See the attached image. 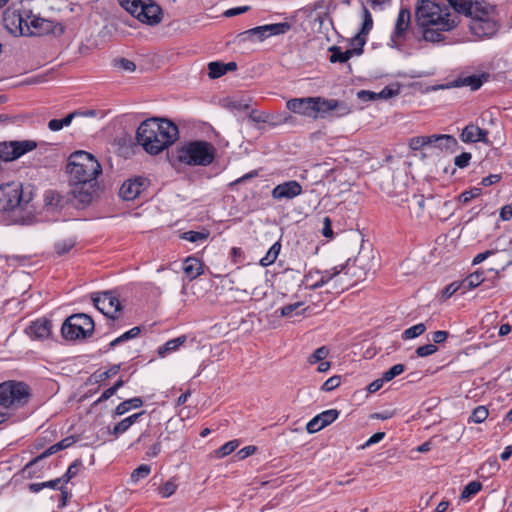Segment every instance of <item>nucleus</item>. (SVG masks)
<instances>
[{
    "label": "nucleus",
    "mask_w": 512,
    "mask_h": 512,
    "mask_svg": "<svg viewBox=\"0 0 512 512\" xmlns=\"http://www.w3.org/2000/svg\"><path fill=\"white\" fill-rule=\"evenodd\" d=\"M92 300L94 306L111 320L124 316V312L137 311V308L134 307L128 296L122 295L119 290L94 293Z\"/></svg>",
    "instance_id": "5"
},
{
    "label": "nucleus",
    "mask_w": 512,
    "mask_h": 512,
    "mask_svg": "<svg viewBox=\"0 0 512 512\" xmlns=\"http://www.w3.org/2000/svg\"><path fill=\"white\" fill-rule=\"evenodd\" d=\"M329 354V349L325 346L319 347L314 351V353L309 357L308 362L310 364H315L317 362L323 361Z\"/></svg>",
    "instance_id": "48"
},
{
    "label": "nucleus",
    "mask_w": 512,
    "mask_h": 512,
    "mask_svg": "<svg viewBox=\"0 0 512 512\" xmlns=\"http://www.w3.org/2000/svg\"><path fill=\"white\" fill-rule=\"evenodd\" d=\"M483 272L476 271L475 273L470 274L465 279L461 281L463 286V292H467L477 286H479L483 282Z\"/></svg>",
    "instance_id": "32"
},
{
    "label": "nucleus",
    "mask_w": 512,
    "mask_h": 512,
    "mask_svg": "<svg viewBox=\"0 0 512 512\" xmlns=\"http://www.w3.org/2000/svg\"><path fill=\"white\" fill-rule=\"evenodd\" d=\"M362 18V28L359 32H361V34L368 35V33L371 31L373 27V19L371 13L369 12L365 5H363L362 7Z\"/></svg>",
    "instance_id": "40"
},
{
    "label": "nucleus",
    "mask_w": 512,
    "mask_h": 512,
    "mask_svg": "<svg viewBox=\"0 0 512 512\" xmlns=\"http://www.w3.org/2000/svg\"><path fill=\"white\" fill-rule=\"evenodd\" d=\"M120 5L143 23L156 25L162 19V10L151 0H118Z\"/></svg>",
    "instance_id": "7"
},
{
    "label": "nucleus",
    "mask_w": 512,
    "mask_h": 512,
    "mask_svg": "<svg viewBox=\"0 0 512 512\" xmlns=\"http://www.w3.org/2000/svg\"><path fill=\"white\" fill-rule=\"evenodd\" d=\"M101 172L100 163L91 153L80 150L70 155L67 164L70 185L78 187L89 184L96 180ZM72 193L76 195V188Z\"/></svg>",
    "instance_id": "3"
},
{
    "label": "nucleus",
    "mask_w": 512,
    "mask_h": 512,
    "mask_svg": "<svg viewBox=\"0 0 512 512\" xmlns=\"http://www.w3.org/2000/svg\"><path fill=\"white\" fill-rule=\"evenodd\" d=\"M340 382L339 376H332L323 383L321 389L326 392L332 391L340 385Z\"/></svg>",
    "instance_id": "61"
},
{
    "label": "nucleus",
    "mask_w": 512,
    "mask_h": 512,
    "mask_svg": "<svg viewBox=\"0 0 512 512\" xmlns=\"http://www.w3.org/2000/svg\"><path fill=\"white\" fill-rule=\"evenodd\" d=\"M31 200V194H24L21 183L11 182L0 186V212L13 210L26 205Z\"/></svg>",
    "instance_id": "9"
},
{
    "label": "nucleus",
    "mask_w": 512,
    "mask_h": 512,
    "mask_svg": "<svg viewBox=\"0 0 512 512\" xmlns=\"http://www.w3.org/2000/svg\"><path fill=\"white\" fill-rule=\"evenodd\" d=\"M280 250L281 243L277 241L269 248L265 256L260 259L259 264L263 267L272 265L276 261Z\"/></svg>",
    "instance_id": "29"
},
{
    "label": "nucleus",
    "mask_w": 512,
    "mask_h": 512,
    "mask_svg": "<svg viewBox=\"0 0 512 512\" xmlns=\"http://www.w3.org/2000/svg\"><path fill=\"white\" fill-rule=\"evenodd\" d=\"M372 267V257L360 252L353 260L348 259L345 264L326 270L312 287L321 288L333 280L340 285H353L365 280Z\"/></svg>",
    "instance_id": "2"
},
{
    "label": "nucleus",
    "mask_w": 512,
    "mask_h": 512,
    "mask_svg": "<svg viewBox=\"0 0 512 512\" xmlns=\"http://www.w3.org/2000/svg\"><path fill=\"white\" fill-rule=\"evenodd\" d=\"M340 412L336 409H329L321 412L317 416L324 427L333 423L338 417Z\"/></svg>",
    "instance_id": "37"
},
{
    "label": "nucleus",
    "mask_w": 512,
    "mask_h": 512,
    "mask_svg": "<svg viewBox=\"0 0 512 512\" xmlns=\"http://www.w3.org/2000/svg\"><path fill=\"white\" fill-rule=\"evenodd\" d=\"M120 370V365H113L110 367L107 371L101 372L98 375L95 373L94 376L96 377L97 381H103L105 379H108L114 375H116Z\"/></svg>",
    "instance_id": "60"
},
{
    "label": "nucleus",
    "mask_w": 512,
    "mask_h": 512,
    "mask_svg": "<svg viewBox=\"0 0 512 512\" xmlns=\"http://www.w3.org/2000/svg\"><path fill=\"white\" fill-rule=\"evenodd\" d=\"M482 488V484L479 481H471L469 482L463 489L461 493L462 500H469L471 497L475 496Z\"/></svg>",
    "instance_id": "35"
},
{
    "label": "nucleus",
    "mask_w": 512,
    "mask_h": 512,
    "mask_svg": "<svg viewBox=\"0 0 512 512\" xmlns=\"http://www.w3.org/2000/svg\"><path fill=\"white\" fill-rule=\"evenodd\" d=\"M209 69V77L212 79L219 78L223 75H225V69H224V63L222 62H210L208 64Z\"/></svg>",
    "instance_id": "43"
},
{
    "label": "nucleus",
    "mask_w": 512,
    "mask_h": 512,
    "mask_svg": "<svg viewBox=\"0 0 512 512\" xmlns=\"http://www.w3.org/2000/svg\"><path fill=\"white\" fill-rule=\"evenodd\" d=\"M139 333H140V328L139 327H133L129 331L123 333L122 335H120L119 337H117L116 339L111 341L110 342V347H114V346H116L119 343H122V342H124L126 340H129V339H132V338H135V337H137L139 335Z\"/></svg>",
    "instance_id": "44"
},
{
    "label": "nucleus",
    "mask_w": 512,
    "mask_h": 512,
    "mask_svg": "<svg viewBox=\"0 0 512 512\" xmlns=\"http://www.w3.org/2000/svg\"><path fill=\"white\" fill-rule=\"evenodd\" d=\"M94 323L95 322H88V327L84 328L72 322H63L61 327L62 336L70 341L86 339L93 333Z\"/></svg>",
    "instance_id": "15"
},
{
    "label": "nucleus",
    "mask_w": 512,
    "mask_h": 512,
    "mask_svg": "<svg viewBox=\"0 0 512 512\" xmlns=\"http://www.w3.org/2000/svg\"><path fill=\"white\" fill-rule=\"evenodd\" d=\"M302 302H295L292 304L284 305L280 308V315L282 317H296L300 315L302 311H305L306 308H303Z\"/></svg>",
    "instance_id": "34"
},
{
    "label": "nucleus",
    "mask_w": 512,
    "mask_h": 512,
    "mask_svg": "<svg viewBox=\"0 0 512 512\" xmlns=\"http://www.w3.org/2000/svg\"><path fill=\"white\" fill-rule=\"evenodd\" d=\"M25 333L31 340H46L52 335L51 322H30Z\"/></svg>",
    "instance_id": "22"
},
{
    "label": "nucleus",
    "mask_w": 512,
    "mask_h": 512,
    "mask_svg": "<svg viewBox=\"0 0 512 512\" xmlns=\"http://www.w3.org/2000/svg\"><path fill=\"white\" fill-rule=\"evenodd\" d=\"M290 30V24L287 22L267 24L249 29L242 33L245 39L252 41H263L269 36L285 34Z\"/></svg>",
    "instance_id": "12"
},
{
    "label": "nucleus",
    "mask_w": 512,
    "mask_h": 512,
    "mask_svg": "<svg viewBox=\"0 0 512 512\" xmlns=\"http://www.w3.org/2000/svg\"><path fill=\"white\" fill-rule=\"evenodd\" d=\"M215 154V147L203 140L186 142L176 150L177 160L188 166H209L214 161Z\"/></svg>",
    "instance_id": "6"
},
{
    "label": "nucleus",
    "mask_w": 512,
    "mask_h": 512,
    "mask_svg": "<svg viewBox=\"0 0 512 512\" xmlns=\"http://www.w3.org/2000/svg\"><path fill=\"white\" fill-rule=\"evenodd\" d=\"M408 209L411 217L420 219L425 210V198L423 195H413L408 201Z\"/></svg>",
    "instance_id": "26"
},
{
    "label": "nucleus",
    "mask_w": 512,
    "mask_h": 512,
    "mask_svg": "<svg viewBox=\"0 0 512 512\" xmlns=\"http://www.w3.org/2000/svg\"><path fill=\"white\" fill-rule=\"evenodd\" d=\"M176 489L177 484L174 481L169 480L160 487L159 494L162 498H168L175 493Z\"/></svg>",
    "instance_id": "50"
},
{
    "label": "nucleus",
    "mask_w": 512,
    "mask_h": 512,
    "mask_svg": "<svg viewBox=\"0 0 512 512\" xmlns=\"http://www.w3.org/2000/svg\"><path fill=\"white\" fill-rule=\"evenodd\" d=\"M469 29L478 38L491 37L498 30L497 19L470 20Z\"/></svg>",
    "instance_id": "20"
},
{
    "label": "nucleus",
    "mask_w": 512,
    "mask_h": 512,
    "mask_svg": "<svg viewBox=\"0 0 512 512\" xmlns=\"http://www.w3.org/2000/svg\"><path fill=\"white\" fill-rule=\"evenodd\" d=\"M186 277L193 280L203 274V263L195 257H187L182 265Z\"/></svg>",
    "instance_id": "24"
},
{
    "label": "nucleus",
    "mask_w": 512,
    "mask_h": 512,
    "mask_svg": "<svg viewBox=\"0 0 512 512\" xmlns=\"http://www.w3.org/2000/svg\"><path fill=\"white\" fill-rule=\"evenodd\" d=\"M238 445H239V443L237 440H232V441L226 442L224 445H222L217 450L218 457H225V456L231 454L232 452L235 451V449L238 447Z\"/></svg>",
    "instance_id": "49"
},
{
    "label": "nucleus",
    "mask_w": 512,
    "mask_h": 512,
    "mask_svg": "<svg viewBox=\"0 0 512 512\" xmlns=\"http://www.w3.org/2000/svg\"><path fill=\"white\" fill-rule=\"evenodd\" d=\"M115 65L128 72H134L136 70L135 63L126 58H120L115 60Z\"/></svg>",
    "instance_id": "59"
},
{
    "label": "nucleus",
    "mask_w": 512,
    "mask_h": 512,
    "mask_svg": "<svg viewBox=\"0 0 512 512\" xmlns=\"http://www.w3.org/2000/svg\"><path fill=\"white\" fill-rule=\"evenodd\" d=\"M75 245V240L72 238L62 239L55 243V251L61 256L68 253Z\"/></svg>",
    "instance_id": "38"
},
{
    "label": "nucleus",
    "mask_w": 512,
    "mask_h": 512,
    "mask_svg": "<svg viewBox=\"0 0 512 512\" xmlns=\"http://www.w3.org/2000/svg\"><path fill=\"white\" fill-rule=\"evenodd\" d=\"M488 131L480 128L477 125H474L472 123L465 126L460 134V139L464 143H476V142H482L487 144Z\"/></svg>",
    "instance_id": "21"
},
{
    "label": "nucleus",
    "mask_w": 512,
    "mask_h": 512,
    "mask_svg": "<svg viewBox=\"0 0 512 512\" xmlns=\"http://www.w3.org/2000/svg\"><path fill=\"white\" fill-rule=\"evenodd\" d=\"M187 341V336L181 335L174 339L168 340L163 345L159 346L157 353L159 357L164 358L167 355L177 351Z\"/></svg>",
    "instance_id": "25"
},
{
    "label": "nucleus",
    "mask_w": 512,
    "mask_h": 512,
    "mask_svg": "<svg viewBox=\"0 0 512 512\" xmlns=\"http://www.w3.org/2000/svg\"><path fill=\"white\" fill-rule=\"evenodd\" d=\"M438 140L436 147L441 150L454 152L458 146L456 138L452 135L440 134Z\"/></svg>",
    "instance_id": "31"
},
{
    "label": "nucleus",
    "mask_w": 512,
    "mask_h": 512,
    "mask_svg": "<svg viewBox=\"0 0 512 512\" xmlns=\"http://www.w3.org/2000/svg\"><path fill=\"white\" fill-rule=\"evenodd\" d=\"M404 370L405 366L403 364H396L383 373L384 380H386L387 382L391 381L396 376L402 374Z\"/></svg>",
    "instance_id": "51"
},
{
    "label": "nucleus",
    "mask_w": 512,
    "mask_h": 512,
    "mask_svg": "<svg viewBox=\"0 0 512 512\" xmlns=\"http://www.w3.org/2000/svg\"><path fill=\"white\" fill-rule=\"evenodd\" d=\"M411 23V14L409 9L401 8L396 22L394 31L391 34L392 46H398L401 39L404 38L406 31L408 30Z\"/></svg>",
    "instance_id": "18"
},
{
    "label": "nucleus",
    "mask_w": 512,
    "mask_h": 512,
    "mask_svg": "<svg viewBox=\"0 0 512 512\" xmlns=\"http://www.w3.org/2000/svg\"><path fill=\"white\" fill-rule=\"evenodd\" d=\"M329 51L331 52L330 55V62L331 63H345L347 62L352 56H354L355 51H350L347 49L346 51H342L341 47L339 46H331L329 48Z\"/></svg>",
    "instance_id": "27"
},
{
    "label": "nucleus",
    "mask_w": 512,
    "mask_h": 512,
    "mask_svg": "<svg viewBox=\"0 0 512 512\" xmlns=\"http://www.w3.org/2000/svg\"><path fill=\"white\" fill-rule=\"evenodd\" d=\"M209 236V233L187 231L183 233L182 238L192 243L205 241Z\"/></svg>",
    "instance_id": "46"
},
{
    "label": "nucleus",
    "mask_w": 512,
    "mask_h": 512,
    "mask_svg": "<svg viewBox=\"0 0 512 512\" xmlns=\"http://www.w3.org/2000/svg\"><path fill=\"white\" fill-rule=\"evenodd\" d=\"M27 17L26 36H42L55 31L56 24L54 21L36 16L31 11H29Z\"/></svg>",
    "instance_id": "13"
},
{
    "label": "nucleus",
    "mask_w": 512,
    "mask_h": 512,
    "mask_svg": "<svg viewBox=\"0 0 512 512\" xmlns=\"http://www.w3.org/2000/svg\"><path fill=\"white\" fill-rule=\"evenodd\" d=\"M225 101V107L238 110V111H245L249 109L250 107V100L245 99L243 97H231L224 100Z\"/></svg>",
    "instance_id": "33"
},
{
    "label": "nucleus",
    "mask_w": 512,
    "mask_h": 512,
    "mask_svg": "<svg viewBox=\"0 0 512 512\" xmlns=\"http://www.w3.org/2000/svg\"><path fill=\"white\" fill-rule=\"evenodd\" d=\"M426 331V326L423 323H418L408 329H406L402 338L405 340L414 339L420 335H422Z\"/></svg>",
    "instance_id": "36"
},
{
    "label": "nucleus",
    "mask_w": 512,
    "mask_h": 512,
    "mask_svg": "<svg viewBox=\"0 0 512 512\" xmlns=\"http://www.w3.org/2000/svg\"><path fill=\"white\" fill-rule=\"evenodd\" d=\"M151 472L150 465L142 464L139 467H137L135 470H133L130 480L132 483H137L141 479L146 478Z\"/></svg>",
    "instance_id": "39"
},
{
    "label": "nucleus",
    "mask_w": 512,
    "mask_h": 512,
    "mask_svg": "<svg viewBox=\"0 0 512 512\" xmlns=\"http://www.w3.org/2000/svg\"><path fill=\"white\" fill-rule=\"evenodd\" d=\"M471 158H472L471 153L463 152L460 155L455 157L454 164L459 168H465L469 165Z\"/></svg>",
    "instance_id": "58"
},
{
    "label": "nucleus",
    "mask_w": 512,
    "mask_h": 512,
    "mask_svg": "<svg viewBox=\"0 0 512 512\" xmlns=\"http://www.w3.org/2000/svg\"><path fill=\"white\" fill-rule=\"evenodd\" d=\"M488 415L489 411L485 406H478L473 410L470 416V421L479 424L484 422L487 419Z\"/></svg>",
    "instance_id": "41"
},
{
    "label": "nucleus",
    "mask_w": 512,
    "mask_h": 512,
    "mask_svg": "<svg viewBox=\"0 0 512 512\" xmlns=\"http://www.w3.org/2000/svg\"><path fill=\"white\" fill-rule=\"evenodd\" d=\"M179 138L176 124L167 119L151 118L143 121L137 131L136 140L150 155H158Z\"/></svg>",
    "instance_id": "1"
},
{
    "label": "nucleus",
    "mask_w": 512,
    "mask_h": 512,
    "mask_svg": "<svg viewBox=\"0 0 512 512\" xmlns=\"http://www.w3.org/2000/svg\"><path fill=\"white\" fill-rule=\"evenodd\" d=\"M437 352V347L435 344H425L422 346H419L416 349V354L418 357H427L430 355H433Z\"/></svg>",
    "instance_id": "54"
},
{
    "label": "nucleus",
    "mask_w": 512,
    "mask_h": 512,
    "mask_svg": "<svg viewBox=\"0 0 512 512\" xmlns=\"http://www.w3.org/2000/svg\"><path fill=\"white\" fill-rule=\"evenodd\" d=\"M448 3L454 8L455 13H462L473 2L472 0H447Z\"/></svg>",
    "instance_id": "55"
},
{
    "label": "nucleus",
    "mask_w": 512,
    "mask_h": 512,
    "mask_svg": "<svg viewBox=\"0 0 512 512\" xmlns=\"http://www.w3.org/2000/svg\"><path fill=\"white\" fill-rule=\"evenodd\" d=\"M143 405V401L139 397L131 398L128 400H125L118 404V406L115 408V414L116 415H123L126 412H128L131 409L139 408Z\"/></svg>",
    "instance_id": "30"
},
{
    "label": "nucleus",
    "mask_w": 512,
    "mask_h": 512,
    "mask_svg": "<svg viewBox=\"0 0 512 512\" xmlns=\"http://www.w3.org/2000/svg\"><path fill=\"white\" fill-rule=\"evenodd\" d=\"M325 428L321 421L319 420V417L316 415L315 417H313L306 425V430L308 433L310 434H313V433H316L318 431H320L321 429Z\"/></svg>",
    "instance_id": "57"
},
{
    "label": "nucleus",
    "mask_w": 512,
    "mask_h": 512,
    "mask_svg": "<svg viewBox=\"0 0 512 512\" xmlns=\"http://www.w3.org/2000/svg\"><path fill=\"white\" fill-rule=\"evenodd\" d=\"M366 36L359 32L351 41L352 48L350 51H355L354 55H360L363 52V46L366 43Z\"/></svg>",
    "instance_id": "42"
},
{
    "label": "nucleus",
    "mask_w": 512,
    "mask_h": 512,
    "mask_svg": "<svg viewBox=\"0 0 512 512\" xmlns=\"http://www.w3.org/2000/svg\"><path fill=\"white\" fill-rule=\"evenodd\" d=\"M416 20L419 26L443 25L446 28H456L460 23V17L455 12H450L447 7L430 1L421 0L416 7Z\"/></svg>",
    "instance_id": "4"
},
{
    "label": "nucleus",
    "mask_w": 512,
    "mask_h": 512,
    "mask_svg": "<svg viewBox=\"0 0 512 512\" xmlns=\"http://www.w3.org/2000/svg\"><path fill=\"white\" fill-rule=\"evenodd\" d=\"M131 426L129 425V423L127 422L126 419H123L121 420L119 423H117L113 430H112V434L116 437H118L119 435H121L122 433L126 432Z\"/></svg>",
    "instance_id": "64"
},
{
    "label": "nucleus",
    "mask_w": 512,
    "mask_h": 512,
    "mask_svg": "<svg viewBox=\"0 0 512 512\" xmlns=\"http://www.w3.org/2000/svg\"><path fill=\"white\" fill-rule=\"evenodd\" d=\"M331 112L337 117H343L351 112V107L344 101L314 97V119L325 118Z\"/></svg>",
    "instance_id": "10"
},
{
    "label": "nucleus",
    "mask_w": 512,
    "mask_h": 512,
    "mask_svg": "<svg viewBox=\"0 0 512 512\" xmlns=\"http://www.w3.org/2000/svg\"><path fill=\"white\" fill-rule=\"evenodd\" d=\"M41 485L45 486V488L61 490L63 496V505L65 504L67 492L63 490V486L65 485V483H63V479L61 477L50 481L42 482Z\"/></svg>",
    "instance_id": "45"
},
{
    "label": "nucleus",
    "mask_w": 512,
    "mask_h": 512,
    "mask_svg": "<svg viewBox=\"0 0 512 512\" xmlns=\"http://www.w3.org/2000/svg\"><path fill=\"white\" fill-rule=\"evenodd\" d=\"M459 290H461L462 294L464 293L461 281H455V282L449 284L442 292V299L446 300V299L450 298L452 295H454Z\"/></svg>",
    "instance_id": "47"
},
{
    "label": "nucleus",
    "mask_w": 512,
    "mask_h": 512,
    "mask_svg": "<svg viewBox=\"0 0 512 512\" xmlns=\"http://www.w3.org/2000/svg\"><path fill=\"white\" fill-rule=\"evenodd\" d=\"M288 110L314 119V97L292 98L286 102Z\"/></svg>",
    "instance_id": "17"
},
{
    "label": "nucleus",
    "mask_w": 512,
    "mask_h": 512,
    "mask_svg": "<svg viewBox=\"0 0 512 512\" xmlns=\"http://www.w3.org/2000/svg\"><path fill=\"white\" fill-rule=\"evenodd\" d=\"M443 25H427L423 26V39L431 43H441L446 41L445 32H449L454 28L442 27Z\"/></svg>",
    "instance_id": "23"
},
{
    "label": "nucleus",
    "mask_w": 512,
    "mask_h": 512,
    "mask_svg": "<svg viewBox=\"0 0 512 512\" xmlns=\"http://www.w3.org/2000/svg\"><path fill=\"white\" fill-rule=\"evenodd\" d=\"M29 11H19L8 8L3 14V22L6 29L15 36H26Z\"/></svg>",
    "instance_id": "11"
},
{
    "label": "nucleus",
    "mask_w": 512,
    "mask_h": 512,
    "mask_svg": "<svg viewBox=\"0 0 512 512\" xmlns=\"http://www.w3.org/2000/svg\"><path fill=\"white\" fill-rule=\"evenodd\" d=\"M326 270L324 271H319V270H316V271H309L306 275H305V283L306 285L310 288V289H314L312 287V284H314L317 280L320 279V275L322 273H324Z\"/></svg>",
    "instance_id": "62"
},
{
    "label": "nucleus",
    "mask_w": 512,
    "mask_h": 512,
    "mask_svg": "<svg viewBox=\"0 0 512 512\" xmlns=\"http://www.w3.org/2000/svg\"><path fill=\"white\" fill-rule=\"evenodd\" d=\"M29 388L23 382L6 381L0 384V406L16 408L27 403Z\"/></svg>",
    "instance_id": "8"
},
{
    "label": "nucleus",
    "mask_w": 512,
    "mask_h": 512,
    "mask_svg": "<svg viewBox=\"0 0 512 512\" xmlns=\"http://www.w3.org/2000/svg\"><path fill=\"white\" fill-rule=\"evenodd\" d=\"M302 192L301 184L296 180H290L276 185L271 192V196L274 200H291L301 195Z\"/></svg>",
    "instance_id": "14"
},
{
    "label": "nucleus",
    "mask_w": 512,
    "mask_h": 512,
    "mask_svg": "<svg viewBox=\"0 0 512 512\" xmlns=\"http://www.w3.org/2000/svg\"><path fill=\"white\" fill-rule=\"evenodd\" d=\"M462 13L468 16L470 20L496 19L495 7L487 3H472Z\"/></svg>",
    "instance_id": "16"
},
{
    "label": "nucleus",
    "mask_w": 512,
    "mask_h": 512,
    "mask_svg": "<svg viewBox=\"0 0 512 512\" xmlns=\"http://www.w3.org/2000/svg\"><path fill=\"white\" fill-rule=\"evenodd\" d=\"M146 186L147 180L145 178L129 179L122 184L119 195L126 201H132L140 195Z\"/></svg>",
    "instance_id": "19"
},
{
    "label": "nucleus",
    "mask_w": 512,
    "mask_h": 512,
    "mask_svg": "<svg viewBox=\"0 0 512 512\" xmlns=\"http://www.w3.org/2000/svg\"><path fill=\"white\" fill-rule=\"evenodd\" d=\"M481 195V189L480 188H473L469 191H464L463 193L460 194L459 196V200L466 204L468 203L470 200H472L473 198H476L478 196Z\"/></svg>",
    "instance_id": "56"
},
{
    "label": "nucleus",
    "mask_w": 512,
    "mask_h": 512,
    "mask_svg": "<svg viewBox=\"0 0 512 512\" xmlns=\"http://www.w3.org/2000/svg\"><path fill=\"white\" fill-rule=\"evenodd\" d=\"M78 115H81V113L78 111H74V112L69 113L63 119H52L48 122V128L54 132L59 131V130L63 129L64 127L69 126L71 124V122L73 121V119Z\"/></svg>",
    "instance_id": "28"
},
{
    "label": "nucleus",
    "mask_w": 512,
    "mask_h": 512,
    "mask_svg": "<svg viewBox=\"0 0 512 512\" xmlns=\"http://www.w3.org/2000/svg\"><path fill=\"white\" fill-rule=\"evenodd\" d=\"M81 467V463L78 461L73 462L67 469L66 473L61 477L63 479V483H68L72 478H74Z\"/></svg>",
    "instance_id": "52"
},
{
    "label": "nucleus",
    "mask_w": 512,
    "mask_h": 512,
    "mask_svg": "<svg viewBox=\"0 0 512 512\" xmlns=\"http://www.w3.org/2000/svg\"><path fill=\"white\" fill-rule=\"evenodd\" d=\"M61 450L62 449L60 448L59 443H56V444L50 446L48 449H46L42 454H40L39 456L34 458L32 461H30L27 466H31L34 463L38 462L39 460L44 459L50 455H53Z\"/></svg>",
    "instance_id": "53"
},
{
    "label": "nucleus",
    "mask_w": 512,
    "mask_h": 512,
    "mask_svg": "<svg viewBox=\"0 0 512 512\" xmlns=\"http://www.w3.org/2000/svg\"><path fill=\"white\" fill-rule=\"evenodd\" d=\"M399 93L398 89H394L390 86L384 87L379 93H377L378 99H389L396 96Z\"/></svg>",
    "instance_id": "63"
}]
</instances>
